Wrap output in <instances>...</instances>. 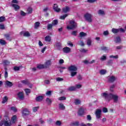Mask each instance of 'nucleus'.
I'll use <instances>...</instances> for the list:
<instances>
[{
    "instance_id": "nucleus-63",
    "label": "nucleus",
    "mask_w": 126,
    "mask_h": 126,
    "mask_svg": "<svg viewBox=\"0 0 126 126\" xmlns=\"http://www.w3.org/2000/svg\"><path fill=\"white\" fill-rule=\"evenodd\" d=\"M21 15H22V16H25L26 13L24 12L23 11H21Z\"/></svg>"
},
{
    "instance_id": "nucleus-8",
    "label": "nucleus",
    "mask_w": 126,
    "mask_h": 126,
    "mask_svg": "<svg viewBox=\"0 0 126 126\" xmlns=\"http://www.w3.org/2000/svg\"><path fill=\"white\" fill-rule=\"evenodd\" d=\"M95 114L96 118L97 119H100L101 118V114H102V110L101 109H96Z\"/></svg>"
},
{
    "instance_id": "nucleus-22",
    "label": "nucleus",
    "mask_w": 126,
    "mask_h": 126,
    "mask_svg": "<svg viewBox=\"0 0 126 126\" xmlns=\"http://www.w3.org/2000/svg\"><path fill=\"white\" fill-rule=\"evenodd\" d=\"M59 108L60 110H65V106L63 103H60L59 104Z\"/></svg>"
},
{
    "instance_id": "nucleus-42",
    "label": "nucleus",
    "mask_w": 126,
    "mask_h": 126,
    "mask_svg": "<svg viewBox=\"0 0 126 126\" xmlns=\"http://www.w3.org/2000/svg\"><path fill=\"white\" fill-rule=\"evenodd\" d=\"M92 43V41H91V39H88V40H87V45H88V46H91Z\"/></svg>"
},
{
    "instance_id": "nucleus-28",
    "label": "nucleus",
    "mask_w": 126,
    "mask_h": 126,
    "mask_svg": "<svg viewBox=\"0 0 126 126\" xmlns=\"http://www.w3.org/2000/svg\"><path fill=\"white\" fill-rule=\"evenodd\" d=\"M51 36L50 35H47L45 37V40L46 42H51Z\"/></svg>"
},
{
    "instance_id": "nucleus-51",
    "label": "nucleus",
    "mask_w": 126,
    "mask_h": 126,
    "mask_svg": "<svg viewBox=\"0 0 126 126\" xmlns=\"http://www.w3.org/2000/svg\"><path fill=\"white\" fill-rule=\"evenodd\" d=\"M20 70V67L16 66L14 67V70H15V71H17Z\"/></svg>"
},
{
    "instance_id": "nucleus-53",
    "label": "nucleus",
    "mask_w": 126,
    "mask_h": 126,
    "mask_svg": "<svg viewBox=\"0 0 126 126\" xmlns=\"http://www.w3.org/2000/svg\"><path fill=\"white\" fill-rule=\"evenodd\" d=\"M63 81V78L61 77H58L56 78V81Z\"/></svg>"
},
{
    "instance_id": "nucleus-46",
    "label": "nucleus",
    "mask_w": 126,
    "mask_h": 126,
    "mask_svg": "<svg viewBox=\"0 0 126 126\" xmlns=\"http://www.w3.org/2000/svg\"><path fill=\"white\" fill-rule=\"evenodd\" d=\"M32 11H33V9H32V8L29 7L28 8V12L29 14H31Z\"/></svg>"
},
{
    "instance_id": "nucleus-61",
    "label": "nucleus",
    "mask_w": 126,
    "mask_h": 126,
    "mask_svg": "<svg viewBox=\"0 0 126 126\" xmlns=\"http://www.w3.org/2000/svg\"><path fill=\"white\" fill-rule=\"evenodd\" d=\"M82 87V85H80V84H77L76 85V89L77 88L78 89H79L80 88H81V87Z\"/></svg>"
},
{
    "instance_id": "nucleus-12",
    "label": "nucleus",
    "mask_w": 126,
    "mask_h": 126,
    "mask_svg": "<svg viewBox=\"0 0 126 126\" xmlns=\"http://www.w3.org/2000/svg\"><path fill=\"white\" fill-rule=\"evenodd\" d=\"M12 6L16 11L20 9V6L16 4H12Z\"/></svg>"
},
{
    "instance_id": "nucleus-36",
    "label": "nucleus",
    "mask_w": 126,
    "mask_h": 126,
    "mask_svg": "<svg viewBox=\"0 0 126 126\" xmlns=\"http://www.w3.org/2000/svg\"><path fill=\"white\" fill-rule=\"evenodd\" d=\"M3 63H4V65H8L10 64V62L8 61V60H4L3 61Z\"/></svg>"
},
{
    "instance_id": "nucleus-18",
    "label": "nucleus",
    "mask_w": 126,
    "mask_h": 126,
    "mask_svg": "<svg viewBox=\"0 0 126 126\" xmlns=\"http://www.w3.org/2000/svg\"><path fill=\"white\" fill-rule=\"evenodd\" d=\"M17 119V116H16V115H13L11 119L12 124H15V122H16Z\"/></svg>"
},
{
    "instance_id": "nucleus-37",
    "label": "nucleus",
    "mask_w": 126,
    "mask_h": 126,
    "mask_svg": "<svg viewBox=\"0 0 126 126\" xmlns=\"http://www.w3.org/2000/svg\"><path fill=\"white\" fill-rule=\"evenodd\" d=\"M98 13L99 14V15H105V12L101 9L98 10Z\"/></svg>"
},
{
    "instance_id": "nucleus-54",
    "label": "nucleus",
    "mask_w": 126,
    "mask_h": 126,
    "mask_svg": "<svg viewBox=\"0 0 126 126\" xmlns=\"http://www.w3.org/2000/svg\"><path fill=\"white\" fill-rule=\"evenodd\" d=\"M87 1L90 3H93L95 2V1H97V0H88Z\"/></svg>"
},
{
    "instance_id": "nucleus-2",
    "label": "nucleus",
    "mask_w": 126,
    "mask_h": 126,
    "mask_svg": "<svg viewBox=\"0 0 126 126\" xmlns=\"http://www.w3.org/2000/svg\"><path fill=\"white\" fill-rule=\"evenodd\" d=\"M68 70L70 72V75L71 77H74L77 74V67L75 65H71L68 67Z\"/></svg>"
},
{
    "instance_id": "nucleus-6",
    "label": "nucleus",
    "mask_w": 126,
    "mask_h": 126,
    "mask_svg": "<svg viewBox=\"0 0 126 126\" xmlns=\"http://www.w3.org/2000/svg\"><path fill=\"white\" fill-rule=\"evenodd\" d=\"M6 121L4 122V126H11V121L9 120L8 116H5Z\"/></svg>"
},
{
    "instance_id": "nucleus-62",
    "label": "nucleus",
    "mask_w": 126,
    "mask_h": 126,
    "mask_svg": "<svg viewBox=\"0 0 126 126\" xmlns=\"http://www.w3.org/2000/svg\"><path fill=\"white\" fill-rule=\"evenodd\" d=\"M44 83L45 84H47V85H49V84H50V80H45Z\"/></svg>"
},
{
    "instance_id": "nucleus-44",
    "label": "nucleus",
    "mask_w": 126,
    "mask_h": 126,
    "mask_svg": "<svg viewBox=\"0 0 126 126\" xmlns=\"http://www.w3.org/2000/svg\"><path fill=\"white\" fill-rule=\"evenodd\" d=\"M68 15H67V14H65L64 15H62L60 17V19H62V20L65 19V17H67Z\"/></svg>"
},
{
    "instance_id": "nucleus-49",
    "label": "nucleus",
    "mask_w": 126,
    "mask_h": 126,
    "mask_svg": "<svg viewBox=\"0 0 126 126\" xmlns=\"http://www.w3.org/2000/svg\"><path fill=\"white\" fill-rule=\"evenodd\" d=\"M5 20V17L1 16L0 17V22H3Z\"/></svg>"
},
{
    "instance_id": "nucleus-9",
    "label": "nucleus",
    "mask_w": 126,
    "mask_h": 126,
    "mask_svg": "<svg viewBox=\"0 0 126 126\" xmlns=\"http://www.w3.org/2000/svg\"><path fill=\"white\" fill-rule=\"evenodd\" d=\"M53 8L56 12H61V8H59V5L57 4H54L53 6Z\"/></svg>"
},
{
    "instance_id": "nucleus-3",
    "label": "nucleus",
    "mask_w": 126,
    "mask_h": 126,
    "mask_svg": "<svg viewBox=\"0 0 126 126\" xmlns=\"http://www.w3.org/2000/svg\"><path fill=\"white\" fill-rule=\"evenodd\" d=\"M69 23V26H67L68 30H73V29H75L77 27V24L73 20L70 21Z\"/></svg>"
},
{
    "instance_id": "nucleus-31",
    "label": "nucleus",
    "mask_w": 126,
    "mask_h": 126,
    "mask_svg": "<svg viewBox=\"0 0 126 126\" xmlns=\"http://www.w3.org/2000/svg\"><path fill=\"white\" fill-rule=\"evenodd\" d=\"M122 41V39H121V37L120 36H117L115 38V42L116 43H120Z\"/></svg>"
},
{
    "instance_id": "nucleus-35",
    "label": "nucleus",
    "mask_w": 126,
    "mask_h": 126,
    "mask_svg": "<svg viewBox=\"0 0 126 126\" xmlns=\"http://www.w3.org/2000/svg\"><path fill=\"white\" fill-rule=\"evenodd\" d=\"M106 72H107V71H106V70H105V69H101L99 71V73L101 75H104V74H106Z\"/></svg>"
},
{
    "instance_id": "nucleus-19",
    "label": "nucleus",
    "mask_w": 126,
    "mask_h": 126,
    "mask_svg": "<svg viewBox=\"0 0 126 126\" xmlns=\"http://www.w3.org/2000/svg\"><path fill=\"white\" fill-rule=\"evenodd\" d=\"M21 82L25 85H29L30 84V82L28 80H23L21 81Z\"/></svg>"
},
{
    "instance_id": "nucleus-23",
    "label": "nucleus",
    "mask_w": 126,
    "mask_h": 126,
    "mask_svg": "<svg viewBox=\"0 0 126 126\" xmlns=\"http://www.w3.org/2000/svg\"><path fill=\"white\" fill-rule=\"evenodd\" d=\"M2 100V104H5V103H6V102L8 101V97H7L6 96H5L3 97Z\"/></svg>"
},
{
    "instance_id": "nucleus-43",
    "label": "nucleus",
    "mask_w": 126,
    "mask_h": 126,
    "mask_svg": "<svg viewBox=\"0 0 126 126\" xmlns=\"http://www.w3.org/2000/svg\"><path fill=\"white\" fill-rule=\"evenodd\" d=\"M111 64H113V60H108L107 62V65H111Z\"/></svg>"
},
{
    "instance_id": "nucleus-45",
    "label": "nucleus",
    "mask_w": 126,
    "mask_h": 126,
    "mask_svg": "<svg viewBox=\"0 0 126 126\" xmlns=\"http://www.w3.org/2000/svg\"><path fill=\"white\" fill-rule=\"evenodd\" d=\"M71 34L73 35V36H77V31H73Z\"/></svg>"
},
{
    "instance_id": "nucleus-33",
    "label": "nucleus",
    "mask_w": 126,
    "mask_h": 126,
    "mask_svg": "<svg viewBox=\"0 0 126 126\" xmlns=\"http://www.w3.org/2000/svg\"><path fill=\"white\" fill-rule=\"evenodd\" d=\"M0 44L2 46H4V45H6V41L5 40L0 39Z\"/></svg>"
},
{
    "instance_id": "nucleus-60",
    "label": "nucleus",
    "mask_w": 126,
    "mask_h": 126,
    "mask_svg": "<svg viewBox=\"0 0 126 126\" xmlns=\"http://www.w3.org/2000/svg\"><path fill=\"white\" fill-rule=\"evenodd\" d=\"M80 51L81 53H86L88 50H85V49L83 48L81 49Z\"/></svg>"
},
{
    "instance_id": "nucleus-58",
    "label": "nucleus",
    "mask_w": 126,
    "mask_h": 126,
    "mask_svg": "<svg viewBox=\"0 0 126 126\" xmlns=\"http://www.w3.org/2000/svg\"><path fill=\"white\" fill-rule=\"evenodd\" d=\"M79 45L81 46V47H84L85 44H84V42H83V41H81Z\"/></svg>"
},
{
    "instance_id": "nucleus-7",
    "label": "nucleus",
    "mask_w": 126,
    "mask_h": 126,
    "mask_svg": "<svg viewBox=\"0 0 126 126\" xmlns=\"http://www.w3.org/2000/svg\"><path fill=\"white\" fill-rule=\"evenodd\" d=\"M85 114V109L83 107H80L78 111V115L81 117V116H83Z\"/></svg>"
},
{
    "instance_id": "nucleus-48",
    "label": "nucleus",
    "mask_w": 126,
    "mask_h": 126,
    "mask_svg": "<svg viewBox=\"0 0 126 126\" xmlns=\"http://www.w3.org/2000/svg\"><path fill=\"white\" fill-rule=\"evenodd\" d=\"M40 26V23L39 22H36L34 24L35 28H38Z\"/></svg>"
},
{
    "instance_id": "nucleus-57",
    "label": "nucleus",
    "mask_w": 126,
    "mask_h": 126,
    "mask_svg": "<svg viewBox=\"0 0 126 126\" xmlns=\"http://www.w3.org/2000/svg\"><path fill=\"white\" fill-rule=\"evenodd\" d=\"M102 112L103 113H107V112H108V108L104 107L103 108Z\"/></svg>"
},
{
    "instance_id": "nucleus-38",
    "label": "nucleus",
    "mask_w": 126,
    "mask_h": 126,
    "mask_svg": "<svg viewBox=\"0 0 126 126\" xmlns=\"http://www.w3.org/2000/svg\"><path fill=\"white\" fill-rule=\"evenodd\" d=\"M58 100L59 101H65V100H66V97L65 96H61L58 98Z\"/></svg>"
},
{
    "instance_id": "nucleus-24",
    "label": "nucleus",
    "mask_w": 126,
    "mask_h": 126,
    "mask_svg": "<svg viewBox=\"0 0 126 126\" xmlns=\"http://www.w3.org/2000/svg\"><path fill=\"white\" fill-rule=\"evenodd\" d=\"M5 83L6 85H7V86H8V87H11L12 86H13V84L9 81H6Z\"/></svg>"
},
{
    "instance_id": "nucleus-59",
    "label": "nucleus",
    "mask_w": 126,
    "mask_h": 126,
    "mask_svg": "<svg viewBox=\"0 0 126 126\" xmlns=\"http://www.w3.org/2000/svg\"><path fill=\"white\" fill-rule=\"evenodd\" d=\"M74 126H79V122L78 121H76L75 123H73Z\"/></svg>"
},
{
    "instance_id": "nucleus-17",
    "label": "nucleus",
    "mask_w": 126,
    "mask_h": 126,
    "mask_svg": "<svg viewBox=\"0 0 126 126\" xmlns=\"http://www.w3.org/2000/svg\"><path fill=\"white\" fill-rule=\"evenodd\" d=\"M51 64H52V62H51V60H47L45 62L44 65L46 67H49L50 66V65H51Z\"/></svg>"
},
{
    "instance_id": "nucleus-21",
    "label": "nucleus",
    "mask_w": 126,
    "mask_h": 126,
    "mask_svg": "<svg viewBox=\"0 0 126 126\" xmlns=\"http://www.w3.org/2000/svg\"><path fill=\"white\" fill-rule=\"evenodd\" d=\"M74 103L75 105H76V106H77L81 104V101H80V100H79V99H75L74 100Z\"/></svg>"
},
{
    "instance_id": "nucleus-15",
    "label": "nucleus",
    "mask_w": 126,
    "mask_h": 126,
    "mask_svg": "<svg viewBox=\"0 0 126 126\" xmlns=\"http://www.w3.org/2000/svg\"><path fill=\"white\" fill-rule=\"evenodd\" d=\"M22 34H23V36L24 37H30L31 36L30 33H29L28 32H21V34L22 35Z\"/></svg>"
},
{
    "instance_id": "nucleus-56",
    "label": "nucleus",
    "mask_w": 126,
    "mask_h": 126,
    "mask_svg": "<svg viewBox=\"0 0 126 126\" xmlns=\"http://www.w3.org/2000/svg\"><path fill=\"white\" fill-rule=\"evenodd\" d=\"M10 109L12 110V111H13L14 112H17V109H16V108L14 107H11L10 108Z\"/></svg>"
},
{
    "instance_id": "nucleus-50",
    "label": "nucleus",
    "mask_w": 126,
    "mask_h": 126,
    "mask_svg": "<svg viewBox=\"0 0 126 126\" xmlns=\"http://www.w3.org/2000/svg\"><path fill=\"white\" fill-rule=\"evenodd\" d=\"M106 60H107V57L105 56H102L100 58L101 61H106Z\"/></svg>"
},
{
    "instance_id": "nucleus-30",
    "label": "nucleus",
    "mask_w": 126,
    "mask_h": 126,
    "mask_svg": "<svg viewBox=\"0 0 126 126\" xmlns=\"http://www.w3.org/2000/svg\"><path fill=\"white\" fill-rule=\"evenodd\" d=\"M53 26L52 24H48L47 26V30H52Z\"/></svg>"
},
{
    "instance_id": "nucleus-25",
    "label": "nucleus",
    "mask_w": 126,
    "mask_h": 126,
    "mask_svg": "<svg viewBox=\"0 0 126 126\" xmlns=\"http://www.w3.org/2000/svg\"><path fill=\"white\" fill-rule=\"evenodd\" d=\"M55 47L57 48L58 50H61V48H62V43L61 42H58L56 44Z\"/></svg>"
},
{
    "instance_id": "nucleus-16",
    "label": "nucleus",
    "mask_w": 126,
    "mask_h": 126,
    "mask_svg": "<svg viewBox=\"0 0 126 126\" xmlns=\"http://www.w3.org/2000/svg\"><path fill=\"white\" fill-rule=\"evenodd\" d=\"M63 52L66 54H68L70 52V48L68 47H64L63 48Z\"/></svg>"
},
{
    "instance_id": "nucleus-34",
    "label": "nucleus",
    "mask_w": 126,
    "mask_h": 126,
    "mask_svg": "<svg viewBox=\"0 0 126 126\" xmlns=\"http://www.w3.org/2000/svg\"><path fill=\"white\" fill-rule=\"evenodd\" d=\"M37 68H38V69H43V68H45V65L43 64H38L37 66Z\"/></svg>"
},
{
    "instance_id": "nucleus-10",
    "label": "nucleus",
    "mask_w": 126,
    "mask_h": 126,
    "mask_svg": "<svg viewBox=\"0 0 126 126\" xmlns=\"http://www.w3.org/2000/svg\"><path fill=\"white\" fill-rule=\"evenodd\" d=\"M63 12L64 13H67L70 10V8L68 7V6H65L62 9Z\"/></svg>"
},
{
    "instance_id": "nucleus-55",
    "label": "nucleus",
    "mask_w": 126,
    "mask_h": 126,
    "mask_svg": "<svg viewBox=\"0 0 126 126\" xmlns=\"http://www.w3.org/2000/svg\"><path fill=\"white\" fill-rule=\"evenodd\" d=\"M56 126H61L62 125V122H61V121H57L56 122Z\"/></svg>"
},
{
    "instance_id": "nucleus-5",
    "label": "nucleus",
    "mask_w": 126,
    "mask_h": 126,
    "mask_svg": "<svg viewBox=\"0 0 126 126\" xmlns=\"http://www.w3.org/2000/svg\"><path fill=\"white\" fill-rule=\"evenodd\" d=\"M22 114L23 117H27L29 116L30 114V111L27 108H25L22 111Z\"/></svg>"
},
{
    "instance_id": "nucleus-13",
    "label": "nucleus",
    "mask_w": 126,
    "mask_h": 126,
    "mask_svg": "<svg viewBox=\"0 0 126 126\" xmlns=\"http://www.w3.org/2000/svg\"><path fill=\"white\" fill-rule=\"evenodd\" d=\"M17 95L21 100H23L24 99V95L23 94V92H19Z\"/></svg>"
},
{
    "instance_id": "nucleus-29",
    "label": "nucleus",
    "mask_w": 126,
    "mask_h": 126,
    "mask_svg": "<svg viewBox=\"0 0 126 126\" xmlns=\"http://www.w3.org/2000/svg\"><path fill=\"white\" fill-rule=\"evenodd\" d=\"M59 24V21H58V20H54L52 21V25L53 26H56V25H58V24Z\"/></svg>"
},
{
    "instance_id": "nucleus-41",
    "label": "nucleus",
    "mask_w": 126,
    "mask_h": 126,
    "mask_svg": "<svg viewBox=\"0 0 126 126\" xmlns=\"http://www.w3.org/2000/svg\"><path fill=\"white\" fill-rule=\"evenodd\" d=\"M87 34L83 32H80V37H85Z\"/></svg>"
},
{
    "instance_id": "nucleus-64",
    "label": "nucleus",
    "mask_w": 126,
    "mask_h": 126,
    "mask_svg": "<svg viewBox=\"0 0 126 126\" xmlns=\"http://www.w3.org/2000/svg\"><path fill=\"white\" fill-rule=\"evenodd\" d=\"M67 44L69 46H70V47H73V44L71 43V42L70 41H68L67 42Z\"/></svg>"
},
{
    "instance_id": "nucleus-26",
    "label": "nucleus",
    "mask_w": 126,
    "mask_h": 126,
    "mask_svg": "<svg viewBox=\"0 0 126 126\" xmlns=\"http://www.w3.org/2000/svg\"><path fill=\"white\" fill-rule=\"evenodd\" d=\"M46 102L47 105H51L52 104V102H53V101L52 100H51V99H50V98L47 97V98H46Z\"/></svg>"
},
{
    "instance_id": "nucleus-1",
    "label": "nucleus",
    "mask_w": 126,
    "mask_h": 126,
    "mask_svg": "<svg viewBox=\"0 0 126 126\" xmlns=\"http://www.w3.org/2000/svg\"><path fill=\"white\" fill-rule=\"evenodd\" d=\"M101 96L104 98L105 100L110 102L111 100H114V103H117L119 100V96L115 95L112 93L107 94L103 93L101 94Z\"/></svg>"
},
{
    "instance_id": "nucleus-4",
    "label": "nucleus",
    "mask_w": 126,
    "mask_h": 126,
    "mask_svg": "<svg viewBox=\"0 0 126 126\" xmlns=\"http://www.w3.org/2000/svg\"><path fill=\"white\" fill-rule=\"evenodd\" d=\"M84 17L88 22L91 23L92 22V15L89 13H87L84 15Z\"/></svg>"
},
{
    "instance_id": "nucleus-32",
    "label": "nucleus",
    "mask_w": 126,
    "mask_h": 126,
    "mask_svg": "<svg viewBox=\"0 0 126 126\" xmlns=\"http://www.w3.org/2000/svg\"><path fill=\"white\" fill-rule=\"evenodd\" d=\"M25 92L26 95L28 96V95L31 93V90H30V89H25Z\"/></svg>"
},
{
    "instance_id": "nucleus-11",
    "label": "nucleus",
    "mask_w": 126,
    "mask_h": 126,
    "mask_svg": "<svg viewBox=\"0 0 126 126\" xmlns=\"http://www.w3.org/2000/svg\"><path fill=\"white\" fill-rule=\"evenodd\" d=\"M43 99L44 96L43 95H38L35 98V100L36 102H41V101H43Z\"/></svg>"
},
{
    "instance_id": "nucleus-27",
    "label": "nucleus",
    "mask_w": 126,
    "mask_h": 126,
    "mask_svg": "<svg viewBox=\"0 0 126 126\" xmlns=\"http://www.w3.org/2000/svg\"><path fill=\"white\" fill-rule=\"evenodd\" d=\"M112 32H113L114 34H117V33H119V32H120V30H119V29L113 28L112 29Z\"/></svg>"
},
{
    "instance_id": "nucleus-14",
    "label": "nucleus",
    "mask_w": 126,
    "mask_h": 126,
    "mask_svg": "<svg viewBox=\"0 0 126 126\" xmlns=\"http://www.w3.org/2000/svg\"><path fill=\"white\" fill-rule=\"evenodd\" d=\"M116 80V77L114 76H111L109 79H108V82H111V83H113V82H114Z\"/></svg>"
},
{
    "instance_id": "nucleus-52",
    "label": "nucleus",
    "mask_w": 126,
    "mask_h": 126,
    "mask_svg": "<svg viewBox=\"0 0 126 126\" xmlns=\"http://www.w3.org/2000/svg\"><path fill=\"white\" fill-rule=\"evenodd\" d=\"M46 95H47L48 96H51V95H52V92L51 91H48L46 93Z\"/></svg>"
},
{
    "instance_id": "nucleus-40",
    "label": "nucleus",
    "mask_w": 126,
    "mask_h": 126,
    "mask_svg": "<svg viewBox=\"0 0 126 126\" xmlns=\"http://www.w3.org/2000/svg\"><path fill=\"white\" fill-rule=\"evenodd\" d=\"M4 36L6 38V40L10 41V35L9 34H5L4 35Z\"/></svg>"
},
{
    "instance_id": "nucleus-47",
    "label": "nucleus",
    "mask_w": 126,
    "mask_h": 126,
    "mask_svg": "<svg viewBox=\"0 0 126 126\" xmlns=\"http://www.w3.org/2000/svg\"><path fill=\"white\" fill-rule=\"evenodd\" d=\"M101 50L102 51H104V52H106V51H108L109 50V49L107 47L102 46V47H101Z\"/></svg>"
},
{
    "instance_id": "nucleus-39",
    "label": "nucleus",
    "mask_w": 126,
    "mask_h": 126,
    "mask_svg": "<svg viewBox=\"0 0 126 126\" xmlns=\"http://www.w3.org/2000/svg\"><path fill=\"white\" fill-rule=\"evenodd\" d=\"M39 108H40L39 106H37V107H34L32 108V111L34 113H36L39 110Z\"/></svg>"
},
{
    "instance_id": "nucleus-20",
    "label": "nucleus",
    "mask_w": 126,
    "mask_h": 126,
    "mask_svg": "<svg viewBox=\"0 0 126 126\" xmlns=\"http://www.w3.org/2000/svg\"><path fill=\"white\" fill-rule=\"evenodd\" d=\"M67 90H68V91H70V92H72V91H75L76 90V87L74 86H71L69 87Z\"/></svg>"
}]
</instances>
